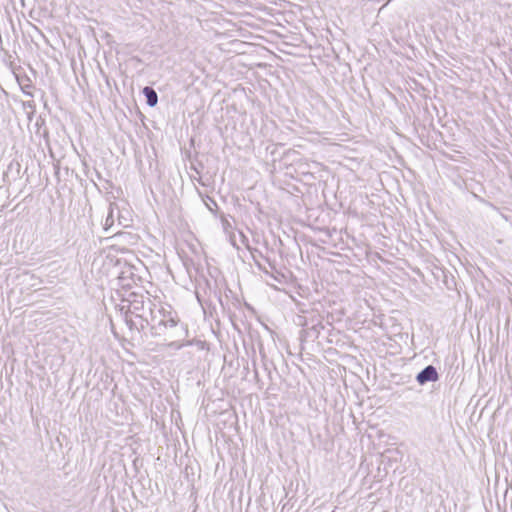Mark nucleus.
Masks as SVG:
<instances>
[{
  "label": "nucleus",
  "mask_w": 512,
  "mask_h": 512,
  "mask_svg": "<svg viewBox=\"0 0 512 512\" xmlns=\"http://www.w3.org/2000/svg\"><path fill=\"white\" fill-rule=\"evenodd\" d=\"M150 334L163 340L186 338L188 327L180 321L177 312L171 306H160L159 311H155L154 317L150 319Z\"/></svg>",
  "instance_id": "1"
},
{
  "label": "nucleus",
  "mask_w": 512,
  "mask_h": 512,
  "mask_svg": "<svg viewBox=\"0 0 512 512\" xmlns=\"http://www.w3.org/2000/svg\"><path fill=\"white\" fill-rule=\"evenodd\" d=\"M247 248L250 250L252 258L258 269L263 273L271 276L274 280L281 282V278L284 276L276 271L275 264L271 262L267 257H265L259 250H252L249 246H247Z\"/></svg>",
  "instance_id": "2"
},
{
  "label": "nucleus",
  "mask_w": 512,
  "mask_h": 512,
  "mask_svg": "<svg viewBox=\"0 0 512 512\" xmlns=\"http://www.w3.org/2000/svg\"><path fill=\"white\" fill-rule=\"evenodd\" d=\"M122 302L127 303V305H122V309L127 308V312L137 318L147 308L146 303H151L152 300L143 294L133 292L129 295V298L124 299Z\"/></svg>",
  "instance_id": "3"
},
{
  "label": "nucleus",
  "mask_w": 512,
  "mask_h": 512,
  "mask_svg": "<svg viewBox=\"0 0 512 512\" xmlns=\"http://www.w3.org/2000/svg\"><path fill=\"white\" fill-rule=\"evenodd\" d=\"M324 329L322 321L319 316H312L307 328L302 329L301 337L305 339L315 340L318 338L321 330Z\"/></svg>",
  "instance_id": "4"
},
{
  "label": "nucleus",
  "mask_w": 512,
  "mask_h": 512,
  "mask_svg": "<svg viewBox=\"0 0 512 512\" xmlns=\"http://www.w3.org/2000/svg\"><path fill=\"white\" fill-rule=\"evenodd\" d=\"M438 379L439 374L433 365L426 366L416 375V381L420 385H425L428 382H436Z\"/></svg>",
  "instance_id": "5"
},
{
  "label": "nucleus",
  "mask_w": 512,
  "mask_h": 512,
  "mask_svg": "<svg viewBox=\"0 0 512 512\" xmlns=\"http://www.w3.org/2000/svg\"><path fill=\"white\" fill-rule=\"evenodd\" d=\"M147 308L138 315L136 319L140 321V329H145L147 327L150 328V319L154 317L155 311H159V307L161 305L155 304L153 301L151 303H146Z\"/></svg>",
  "instance_id": "6"
},
{
  "label": "nucleus",
  "mask_w": 512,
  "mask_h": 512,
  "mask_svg": "<svg viewBox=\"0 0 512 512\" xmlns=\"http://www.w3.org/2000/svg\"><path fill=\"white\" fill-rule=\"evenodd\" d=\"M165 342L162 346L166 348H171L173 350H180L183 347L193 345L194 341H187L185 338H169V340H164Z\"/></svg>",
  "instance_id": "7"
},
{
  "label": "nucleus",
  "mask_w": 512,
  "mask_h": 512,
  "mask_svg": "<svg viewBox=\"0 0 512 512\" xmlns=\"http://www.w3.org/2000/svg\"><path fill=\"white\" fill-rule=\"evenodd\" d=\"M143 95L146 98V104L149 107H155L158 103L157 92L150 86H146L142 90Z\"/></svg>",
  "instance_id": "8"
},
{
  "label": "nucleus",
  "mask_w": 512,
  "mask_h": 512,
  "mask_svg": "<svg viewBox=\"0 0 512 512\" xmlns=\"http://www.w3.org/2000/svg\"><path fill=\"white\" fill-rule=\"evenodd\" d=\"M125 323L131 331L135 330L137 332H141L144 330L140 329V321L136 318L133 319L132 315L128 312L125 313Z\"/></svg>",
  "instance_id": "9"
},
{
  "label": "nucleus",
  "mask_w": 512,
  "mask_h": 512,
  "mask_svg": "<svg viewBox=\"0 0 512 512\" xmlns=\"http://www.w3.org/2000/svg\"><path fill=\"white\" fill-rule=\"evenodd\" d=\"M113 212H114L113 204L110 203L109 204V212H108V215H107L105 223H104L105 231H107L114 223Z\"/></svg>",
  "instance_id": "10"
},
{
  "label": "nucleus",
  "mask_w": 512,
  "mask_h": 512,
  "mask_svg": "<svg viewBox=\"0 0 512 512\" xmlns=\"http://www.w3.org/2000/svg\"><path fill=\"white\" fill-rule=\"evenodd\" d=\"M295 323L298 326L303 327V329H304V328H307L309 326L310 319H308L306 316L298 315L296 320H295Z\"/></svg>",
  "instance_id": "11"
},
{
  "label": "nucleus",
  "mask_w": 512,
  "mask_h": 512,
  "mask_svg": "<svg viewBox=\"0 0 512 512\" xmlns=\"http://www.w3.org/2000/svg\"><path fill=\"white\" fill-rule=\"evenodd\" d=\"M205 204L211 212H214L215 209L218 208L216 201L210 196H207V200H205Z\"/></svg>",
  "instance_id": "12"
},
{
  "label": "nucleus",
  "mask_w": 512,
  "mask_h": 512,
  "mask_svg": "<svg viewBox=\"0 0 512 512\" xmlns=\"http://www.w3.org/2000/svg\"><path fill=\"white\" fill-rule=\"evenodd\" d=\"M193 341H194L193 345L194 344L197 345V347L199 349H201V350L204 349V347H205V342L204 341H201V340H193Z\"/></svg>",
  "instance_id": "13"
},
{
  "label": "nucleus",
  "mask_w": 512,
  "mask_h": 512,
  "mask_svg": "<svg viewBox=\"0 0 512 512\" xmlns=\"http://www.w3.org/2000/svg\"><path fill=\"white\" fill-rule=\"evenodd\" d=\"M243 237V242L247 240L246 236L242 235Z\"/></svg>",
  "instance_id": "14"
}]
</instances>
